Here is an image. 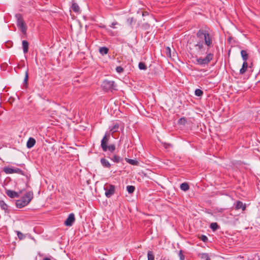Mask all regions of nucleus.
Returning a JSON list of instances; mask_svg holds the SVG:
<instances>
[{
	"instance_id": "f257e3e1",
	"label": "nucleus",
	"mask_w": 260,
	"mask_h": 260,
	"mask_svg": "<svg viewBox=\"0 0 260 260\" xmlns=\"http://www.w3.org/2000/svg\"><path fill=\"white\" fill-rule=\"evenodd\" d=\"M214 38L210 32L208 27L202 28L188 42L187 46L189 49L199 55L206 53L204 57L196 59L197 64L205 66L208 64L213 58V53L207 52L213 47Z\"/></svg>"
},
{
	"instance_id": "f03ea898",
	"label": "nucleus",
	"mask_w": 260,
	"mask_h": 260,
	"mask_svg": "<svg viewBox=\"0 0 260 260\" xmlns=\"http://www.w3.org/2000/svg\"><path fill=\"white\" fill-rule=\"evenodd\" d=\"M34 197V193L32 191L27 192L25 194V198H27V201H23L21 199L18 200L16 202V206L17 208H21L27 205L31 201Z\"/></svg>"
},
{
	"instance_id": "7ed1b4c3",
	"label": "nucleus",
	"mask_w": 260,
	"mask_h": 260,
	"mask_svg": "<svg viewBox=\"0 0 260 260\" xmlns=\"http://www.w3.org/2000/svg\"><path fill=\"white\" fill-rule=\"evenodd\" d=\"M15 17L16 19L17 26L21 29L23 34H26L27 27L21 14L17 13L15 14Z\"/></svg>"
},
{
	"instance_id": "20e7f679",
	"label": "nucleus",
	"mask_w": 260,
	"mask_h": 260,
	"mask_svg": "<svg viewBox=\"0 0 260 260\" xmlns=\"http://www.w3.org/2000/svg\"><path fill=\"white\" fill-rule=\"evenodd\" d=\"M102 86L106 91H112L113 90L116 89V85L113 81L105 80L102 83Z\"/></svg>"
},
{
	"instance_id": "39448f33",
	"label": "nucleus",
	"mask_w": 260,
	"mask_h": 260,
	"mask_svg": "<svg viewBox=\"0 0 260 260\" xmlns=\"http://www.w3.org/2000/svg\"><path fill=\"white\" fill-rule=\"evenodd\" d=\"M104 189L105 190V194L107 198H109L114 194L115 187L113 185L106 184L105 185Z\"/></svg>"
},
{
	"instance_id": "423d86ee",
	"label": "nucleus",
	"mask_w": 260,
	"mask_h": 260,
	"mask_svg": "<svg viewBox=\"0 0 260 260\" xmlns=\"http://www.w3.org/2000/svg\"><path fill=\"white\" fill-rule=\"evenodd\" d=\"M110 138V135H107L105 134L101 141V146L103 151L106 152L108 150V144L109 142V140Z\"/></svg>"
},
{
	"instance_id": "0eeeda50",
	"label": "nucleus",
	"mask_w": 260,
	"mask_h": 260,
	"mask_svg": "<svg viewBox=\"0 0 260 260\" xmlns=\"http://www.w3.org/2000/svg\"><path fill=\"white\" fill-rule=\"evenodd\" d=\"M75 221V215L74 213H70L67 219L64 221V224L67 226H71Z\"/></svg>"
},
{
	"instance_id": "6e6552de",
	"label": "nucleus",
	"mask_w": 260,
	"mask_h": 260,
	"mask_svg": "<svg viewBox=\"0 0 260 260\" xmlns=\"http://www.w3.org/2000/svg\"><path fill=\"white\" fill-rule=\"evenodd\" d=\"M109 158L113 162L118 163L123 161V158L121 156L114 154L111 156H109Z\"/></svg>"
},
{
	"instance_id": "1a4fd4ad",
	"label": "nucleus",
	"mask_w": 260,
	"mask_h": 260,
	"mask_svg": "<svg viewBox=\"0 0 260 260\" xmlns=\"http://www.w3.org/2000/svg\"><path fill=\"white\" fill-rule=\"evenodd\" d=\"M6 194L11 198H18L19 196V193L11 190H7L6 191Z\"/></svg>"
},
{
	"instance_id": "9d476101",
	"label": "nucleus",
	"mask_w": 260,
	"mask_h": 260,
	"mask_svg": "<svg viewBox=\"0 0 260 260\" xmlns=\"http://www.w3.org/2000/svg\"><path fill=\"white\" fill-rule=\"evenodd\" d=\"M100 162L102 166L106 168H110L111 165L109 161L105 158H102L100 160Z\"/></svg>"
},
{
	"instance_id": "9b49d317",
	"label": "nucleus",
	"mask_w": 260,
	"mask_h": 260,
	"mask_svg": "<svg viewBox=\"0 0 260 260\" xmlns=\"http://www.w3.org/2000/svg\"><path fill=\"white\" fill-rule=\"evenodd\" d=\"M36 144V140L33 138H29L27 142L26 146L28 148H32Z\"/></svg>"
},
{
	"instance_id": "f8f14e48",
	"label": "nucleus",
	"mask_w": 260,
	"mask_h": 260,
	"mask_svg": "<svg viewBox=\"0 0 260 260\" xmlns=\"http://www.w3.org/2000/svg\"><path fill=\"white\" fill-rule=\"evenodd\" d=\"M236 209L237 210L241 209L242 211H244L246 209V206L244 205L242 202L238 201L236 204Z\"/></svg>"
},
{
	"instance_id": "ddd939ff",
	"label": "nucleus",
	"mask_w": 260,
	"mask_h": 260,
	"mask_svg": "<svg viewBox=\"0 0 260 260\" xmlns=\"http://www.w3.org/2000/svg\"><path fill=\"white\" fill-rule=\"evenodd\" d=\"M247 68H248V63H247V61H243L242 67L241 69L240 70V74L241 75L244 74L246 72V71L247 69Z\"/></svg>"
},
{
	"instance_id": "4468645a",
	"label": "nucleus",
	"mask_w": 260,
	"mask_h": 260,
	"mask_svg": "<svg viewBox=\"0 0 260 260\" xmlns=\"http://www.w3.org/2000/svg\"><path fill=\"white\" fill-rule=\"evenodd\" d=\"M23 52L26 53L28 50V42L27 41L23 40L22 42Z\"/></svg>"
},
{
	"instance_id": "2eb2a0df",
	"label": "nucleus",
	"mask_w": 260,
	"mask_h": 260,
	"mask_svg": "<svg viewBox=\"0 0 260 260\" xmlns=\"http://www.w3.org/2000/svg\"><path fill=\"white\" fill-rule=\"evenodd\" d=\"M72 9L74 12L77 13H80V9L78 5L76 3H73L72 5Z\"/></svg>"
},
{
	"instance_id": "dca6fc26",
	"label": "nucleus",
	"mask_w": 260,
	"mask_h": 260,
	"mask_svg": "<svg viewBox=\"0 0 260 260\" xmlns=\"http://www.w3.org/2000/svg\"><path fill=\"white\" fill-rule=\"evenodd\" d=\"M241 55L242 58V59L244 61H247L248 57V54L247 53V51L244 50L241 51Z\"/></svg>"
},
{
	"instance_id": "f3484780",
	"label": "nucleus",
	"mask_w": 260,
	"mask_h": 260,
	"mask_svg": "<svg viewBox=\"0 0 260 260\" xmlns=\"http://www.w3.org/2000/svg\"><path fill=\"white\" fill-rule=\"evenodd\" d=\"M3 171L7 174H10L14 173V168L5 167L3 168Z\"/></svg>"
},
{
	"instance_id": "a211bd4d",
	"label": "nucleus",
	"mask_w": 260,
	"mask_h": 260,
	"mask_svg": "<svg viewBox=\"0 0 260 260\" xmlns=\"http://www.w3.org/2000/svg\"><path fill=\"white\" fill-rule=\"evenodd\" d=\"M125 160L128 163L132 165L138 166L139 165V161L136 159H132L127 158H125Z\"/></svg>"
},
{
	"instance_id": "6ab92c4d",
	"label": "nucleus",
	"mask_w": 260,
	"mask_h": 260,
	"mask_svg": "<svg viewBox=\"0 0 260 260\" xmlns=\"http://www.w3.org/2000/svg\"><path fill=\"white\" fill-rule=\"evenodd\" d=\"M180 188L182 190L185 191L189 189V186L187 183L184 182L180 184Z\"/></svg>"
},
{
	"instance_id": "aec40b11",
	"label": "nucleus",
	"mask_w": 260,
	"mask_h": 260,
	"mask_svg": "<svg viewBox=\"0 0 260 260\" xmlns=\"http://www.w3.org/2000/svg\"><path fill=\"white\" fill-rule=\"evenodd\" d=\"M108 51H109L108 48L106 47H101L99 49V52L102 55L107 54L108 52Z\"/></svg>"
},
{
	"instance_id": "412c9836",
	"label": "nucleus",
	"mask_w": 260,
	"mask_h": 260,
	"mask_svg": "<svg viewBox=\"0 0 260 260\" xmlns=\"http://www.w3.org/2000/svg\"><path fill=\"white\" fill-rule=\"evenodd\" d=\"M119 127V124L118 123H114V125L110 128V131L112 133L116 132L118 131Z\"/></svg>"
},
{
	"instance_id": "4be33fe9",
	"label": "nucleus",
	"mask_w": 260,
	"mask_h": 260,
	"mask_svg": "<svg viewBox=\"0 0 260 260\" xmlns=\"http://www.w3.org/2000/svg\"><path fill=\"white\" fill-rule=\"evenodd\" d=\"M135 189V187L133 185H128L126 186V190L129 193H133Z\"/></svg>"
},
{
	"instance_id": "5701e85b",
	"label": "nucleus",
	"mask_w": 260,
	"mask_h": 260,
	"mask_svg": "<svg viewBox=\"0 0 260 260\" xmlns=\"http://www.w3.org/2000/svg\"><path fill=\"white\" fill-rule=\"evenodd\" d=\"M147 258L148 260H154V255L152 251L150 250L148 251Z\"/></svg>"
},
{
	"instance_id": "b1692460",
	"label": "nucleus",
	"mask_w": 260,
	"mask_h": 260,
	"mask_svg": "<svg viewBox=\"0 0 260 260\" xmlns=\"http://www.w3.org/2000/svg\"><path fill=\"white\" fill-rule=\"evenodd\" d=\"M210 228L212 231H215L218 229L219 226L216 222H212L210 224Z\"/></svg>"
},
{
	"instance_id": "393cba45",
	"label": "nucleus",
	"mask_w": 260,
	"mask_h": 260,
	"mask_svg": "<svg viewBox=\"0 0 260 260\" xmlns=\"http://www.w3.org/2000/svg\"><path fill=\"white\" fill-rule=\"evenodd\" d=\"M0 206L1 208L6 211L8 209V206L3 201H0Z\"/></svg>"
},
{
	"instance_id": "a878e982",
	"label": "nucleus",
	"mask_w": 260,
	"mask_h": 260,
	"mask_svg": "<svg viewBox=\"0 0 260 260\" xmlns=\"http://www.w3.org/2000/svg\"><path fill=\"white\" fill-rule=\"evenodd\" d=\"M138 66L140 70H146L147 69L146 66L143 62H140Z\"/></svg>"
},
{
	"instance_id": "bb28decb",
	"label": "nucleus",
	"mask_w": 260,
	"mask_h": 260,
	"mask_svg": "<svg viewBox=\"0 0 260 260\" xmlns=\"http://www.w3.org/2000/svg\"><path fill=\"white\" fill-rule=\"evenodd\" d=\"M16 233H17L18 238L20 240H23L25 238V236L24 235V234H23L21 232H20L19 231H16Z\"/></svg>"
},
{
	"instance_id": "cd10ccee",
	"label": "nucleus",
	"mask_w": 260,
	"mask_h": 260,
	"mask_svg": "<svg viewBox=\"0 0 260 260\" xmlns=\"http://www.w3.org/2000/svg\"><path fill=\"white\" fill-rule=\"evenodd\" d=\"M108 150L111 152H113L115 150V145L113 144L109 145L108 146Z\"/></svg>"
},
{
	"instance_id": "c85d7f7f",
	"label": "nucleus",
	"mask_w": 260,
	"mask_h": 260,
	"mask_svg": "<svg viewBox=\"0 0 260 260\" xmlns=\"http://www.w3.org/2000/svg\"><path fill=\"white\" fill-rule=\"evenodd\" d=\"M194 93L196 96H201L203 95V92L200 89H197L194 91Z\"/></svg>"
},
{
	"instance_id": "c756f323",
	"label": "nucleus",
	"mask_w": 260,
	"mask_h": 260,
	"mask_svg": "<svg viewBox=\"0 0 260 260\" xmlns=\"http://www.w3.org/2000/svg\"><path fill=\"white\" fill-rule=\"evenodd\" d=\"M28 79V69H27L25 72V77H24V83L25 84H27Z\"/></svg>"
},
{
	"instance_id": "7c9ffc66",
	"label": "nucleus",
	"mask_w": 260,
	"mask_h": 260,
	"mask_svg": "<svg viewBox=\"0 0 260 260\" xmlns=\"http://www.w3.org/2000/svg\"><path fill=\"white\" fill-rule=\"evenodd\" d=\"M178 123L180 124L184 125L186 123V119L184 117H181L179 119Z\"/></svg>"
},
{
	"instance_id": "2f4dec72",
	"label": "nucleus",
	"mask_w": 260,
	"mask_h": 260,
	"mask_svg": "<svg viewBox=\"0 0 260 260\" xmlns=\"http://www.w3.org/2000/svg\"><path fill=\"white\" fill-rule=\"evenodd\" d=\"M14 173H17L21 175H24L23 171L19 168H14Z\"/></svg>"
},
{
	"instance_id": "473e14b6",
	"label": "nucleus",
	"mask_w": 260,
	"mask_h": 260,
	"mask_svg": "<svg viewBox=\"0 0 260 260\" xmlns=\"http://www.w3.org/2000/svg\"><path fill=\"white\" fill-rule=\"evenodd\" d=\"M171 48L169 47H167L166 48V55L168 57H170L171 56Z\"/></svg>"
},
{
	"instance_id": "72a5a7b5",
	"label": "nucleus",
	"mask_w": 260,
	"mask_h": 260,
	"mask_svg": "<svg viewBox=\"0 0 260 260\" xmlns=\"http://www.w3.org/2000/svg\"><path fill=\"white\" fill-rule=\"evenodd\" d=\"M123 68L120 66H118L116 68V71L118 73H121L123 72Z\"/></svg>"
},
{
	"instance_id": "f704fd0d",
	"label": "nucleus",
	"mask_w": 260,
	"mask_h": 260,
	"mask_svg": "<svg viewBox=\"0 0 260 260\" xmlns=\"http://www.w3.org/2000/svg\"><path fill=\"white\" fill-rule=\"evenodd\" d=\"M200 239H201L202 241H203V242H206L207 241V240H208V238H207V237L206 236H205V235H201V236L200 237Z\"/></svg>"
},
{
	"instance_id": "c9c22d12",
	"label": "nucleus",
	"mask_w": 260,
	"mask_h": 260,
	"mask_svg": "<svg viewBox=\"0 0 260 260\" xmlns=\"http://www.w3.org/2000/svg\"><path fill=\"white\" fill-rule=\"evenodd\" d=\"M179 256L180 260H184V256L183 254V252L181 250H180V251H179Z\"/></svg>"
},
{
	"instance_id": "e433bc0d",
	"label": "nucleus",
	"mask_w": 260,
	"mask_h": 260,
	"mask_svg": "<svg viewBox=\"0 0 260 260\" xmlns=\"http://www.w3.org/2000/svg\"><path fill=\"white\" fill-rule=\"evenodd\" d=\"M202 257L205 258L206 260H210V258L209 257L207 254H203Z\"/></svg>"
},
{
	"instance_id": "4c0bfd02",
	"label": "nucleus",
	"mask_w": 260,
	"mask_h": 260,
	"mask_svg": "<svg viewBox=\"0 0 260 260\" xmlns=\"http://www.w3.org/2000/svg\"><path fill=\"white\" fill-rule=\"evenodd\" d=\"M117 24H118V23H117V22H113V23L111 24V26L112 27H113V28H115V26H115V25Z\"/></svg>"
},
{
	"instance_id": "58836bf2",
	"label": "nucleus",
	"mask_w": 260,
	"mask_h": 260,
	"mask_svg": "<svg viewBox=\"0 0 260 260\" xmlns=\"http://www.w3.org/2000/svg\"><path fill=\"white\" fill-rule=\"evenodd\" d=\"M160 260H170V259L168 257H164L162 258H161Z\"/></svg>"
},
{
	"instance_id": "ea45409f",
	"label": "nucleus",
	"mask_w": 260,
	"mask_h": 260,
	"mask_svg": "<svg viewBox=\"0 0 260 260\" xmlns=\"http://www.w3.org/2000/svg\"><path fill=\"white\" fill-rule=\"evenodd\" d=\"M23 201H27V198H25V194L21 198Z\"/></svg>"
},
{
	"instance_id": "a19ab883",
	"label": "nucleus",
	"mask_w": 260,
	"mask_h": 260,
	"mask_svg": "<svg viewBox=\"0 0 260 260\" xmlns=\"http://www.w3.org/2000/svg\"><path fill=\"white\" fill-rule=\"evenodd\" d=\"M43 260H51V259L49 257H45L43 258Z\"/></svg>"
},
{
	"instance_id": "79ce46f5",
	"label": "nucleus",
	"mask_w": 260,
	"mask_h": 260,
	"mask_svg": "<svg viewBox=\"0 0 260 260\" xmlns=\"http://www.w3.org/2000/svg\"><path fill=\"white\" fill-rule=\"evenodd\" d=\"M142 15L143 16H146L147 15V13L146 12H143Z\"/></svg>"
}]
</instances>
